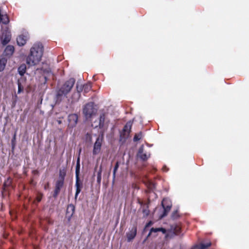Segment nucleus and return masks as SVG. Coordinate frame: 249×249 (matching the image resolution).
I'll return each instance as SVG.
<instances>
[{"label": "nucleus", "instance_id": "nucleus-1", "mask_svg": "<svg viewBox=\"0 0 249 249\" xmlns=\"http://www.w3.org/2000/svg\"><path fill=\"white\" fill-rule=\"evenodd\" d=\"M43 53L41 43H36L30 49V53L26 59L27 63L30 66L37 64L41 60Z\"/></svg>", "mask_w": 249, "mask_h": 249}, {"label": "nucleus", "instance_id": "nucleus-2", "mask_svg": "<svg viewBox=\"0 0 249 249\" xmlns=\"http://www.w3.org/2000/svg\"><path fill=\"white\" fill-rule=\"evenodd\" d=\"M75 83V79L74 78H71L66 81L57 91V96H66L70 92Z\"/></svg>", "mask_w": 249, "mask_h": 249}, {"label": "nucleus", "instance_id": "nucleus-3", "mask_svg": "<svg viewBox=\"0 0 249 249\" xmlns=\"http://www.w3.org/2000/svg\"><path fill=\"white\" fill-rule=\"evenodd\" d=\"M81 151V149L79 150V153H80ZM80 154H79L78 157L76 161V169H75V174H76V182H75V187H76V192L75 194V198L76 199L78 194L80 193L81 191V189L83 187L82 183L80 182V178L79 177L80 174Z\"/></svg>", "mask_w": 249, "mask_h": 249}, {"label": "nucleus", "instance_id": "nucleus-4", "mask_svg": "<svg viewBox=\"0 0 249 249\" xmlns=\"http://www.w3.org/2000/svg\"><path fill=\"white\" fill-rule=\"evenodd\" d=\"M83 112L87 119L91 118L96 113V109L94 107V103L90 102L86 104L84 106Z\"/></svg>", "mask_w": 249, "mask_h": 249}, {"label": "nucleus", "instance_id": "nucleus-5", "mask_svg": "<svg viewBox=\"0 0 249 249\" xmlns=\"http://www.w3.org/2000/svg\"><path fill=\"white\" fill-rule=\"evenodd\" d=\"M132 123L129 121L124 126L122 131L120 132V141L124 142L128 137L131 132Z\"/></svg>", "mask_w": 249, "mask_h": 249}, {"label": "nucleus", "instance_id": "nucleus-6", "mask_svg": "<svg viewBox=\"0 0 249 249\" xmlns=\"http://www.w3.org/2000/svg\"><path fill=\"white\" fill-rule=\"evenodd\" d=\"M103 140V134H102L101 135L99 136L96 139V141L94 144L92 150V154L93 156H95L100 153Z\"/></svg>", "mask_w": 249, "mask_h": 249}, {"label": "nucleus", "instance_id": "nucleus-7", "mask_svg": "<svg viewBox=\"0 0 249 249\" xmlns=\"http://www.w3.org/2000/svg\"><path fill=\"white\" fill-rule=\"evenodd\" d=\"M181 232V228L178 225L175 224L171 226V229L166 234V238H172L175 235H179Z\"/></svg>", "mask_w": 249, "mask_h": 249}, {"label": "nucleus", "instance_id": "nucleus-8", "mask_svg": "<svg viewBox=\"0 0 249 249\" xmlns=\"http://www.w3.org/2000/svg\"><path fill=\"white\" fill-rule=\"evenodd\" d=\"M65 180L62 179H57L55 183L54 189L53 190V196L54 198H56L60 192L61 189L63 188L64 185Z\"/></svg>", "mask_w": 249, "mask_h": 249}, {"label": "nucleus", "instance_id": "nucleus-9", "mask_svg": "<svg viewBox=\"0 0 249 249\" xmlns=\"http://www.w3.org/2000/svg\"><path fill=\"white\" fill-rule=\"evenodd\" d=\"M78 116L77 114L73 113L70 114L68 117V127L73 128L75 127L78 122Z\"/></svg>", "mask_w": 249, "mask_h": 249}, {"label": "nucleus", "instance_id": "nucleus-10", "mask_svg": "<svg viewBox=\"0 0 249 249\" xmlns=\"http://www.w3.org/2000/svg\"><path fill=\"white\" fill-rule=\"evenodd\" d=\"M137 228L136 226H133L132 228L126 233L127 242L131 241L137 234Z\"/></svg>", "mask_w": 249, "mask_h": 249}, {"label": "nucleus", "instance_id": "nucleus-11", "mask_svg": "<svg viewBox=\"0 0 249 249\" xmlns=\"http://www.w3.org/2000/svg\"><path fill=\"white\" fill-rule=\"evenodd\" d=\"M75 212V206L72 204H69L67 206L66 216L68 218V221H70L72 216Z\"/></svg>", "mask_w": 249, "mask_h": 249}, {"label": "nucleus", "instance_id": "nucleus-12", "mask_svg": "<svg viewBox=\"0 0 249 249\" xmlns=\"http://www.w3.org/2000/svg\"><path fill=\"white\" fill-rule=\"evenodd\" d=\"M11 38V35L10 32L6 30L2 33V36L1 38V43L3 45H5L8 44Z\"/></svg>", "mask_w": 249, "mask_h": 249}, {"label": "nucleus", "instance_id": "nucleus-13", "mask_svg": "<svg viewBox=\"0 0 249 249\" xmlns=\"http://www.w3.org/2000/svg\"><path fill=\"white\" fill-rule=\"evenodd\" d=\"M144 146L142 145L139 149L138 152V156L142 160L146 161L150 157V154L146 153H143Z\"/></svg>", "mask_w": 249, "mask_h": 249}, {"label": "nucleus", "instance_id": "nucleus-14", "mask_svg": "<svg viewBox=\"0 0 249 249\" xmlns=\"http://www.w3.org/2000/svg\"><path fill=\"white\" fill-rule=\"evenodd\" d=\"M14 51H15V48L13 46L8 45L6 46V47L5 48V49L4 51L3 54L5 56L10 57L12 55Z\"/></svg>", "mask_w": 249, "mask_h": 249}, {"label": "nucleus", "instance_id": "nucleus-15", "mask_svg": "<svg viewBox=\"0 0 249 249\" xmlns=\"http://www.w3.org/2000/svg\"><path fill=\"white\" fill-rule=\"evenodd\" d=\"M26 36L23 35L18 36L17 38V44L19 46L24 45L26 43Z\"/></svg>", "mask_w": 249, "mask_h": 249}, {"label": "nucleus", "instance_id": "nucleus-16", "mask_svg": "<svg viewBox=\"0 0 249 249\" xmlns=\"http://www.w3.org/2000/svg\"><path fill=\"white\" fill-rule=\"evenodd\" d=\"M161 205L163 207V211L162 214L160 216V218H162L165 217V216H166L167 215V214L169 212V211H170L171 207H172L171 204L165 206L164 205L163 202H162Z\"/></svg>", "mask_w": 249, "mask_h": 249}, {"label": "nucleus", "instance_id": "nucleus-17", "mask_svg": "<svg viewBox=\"0 0 249 249\" xmlns=\"http://www.w3.org/2000/svg\"><path fill=\"white\" fill-rule=\"evenodd\" d=\"M106 120V115L105 113H102L100 115L99 120V124L98 125H96L95 127H99V128L102 129L104 127L105 122Z\"/></svg>", "mask_w": 249, "mask_h": 249}, {"label": "nucleus", "instance_id": "nucleus-18", "mask_svg": "<svg viewBox=\"0 0 249 249\" xmlns=\"http://www.w3.org/2000/svg\"><path fill=\"white\" fill-rule=\"evenodd\" d=\"M211 246V243L209 242L206 244L201 243L199 245L195 246L192 249H206Z\"/></svg>", "mask_w": 249, "mask_h": 249}, {"label": "nucleus", "instance_id": "nucleus-19", "mask_svg": "<svg viewBox=\"0 0 249 249\" xmlns=\"http://www.w3.org/2000/svg\"><path fill=\"white\" fill-rule=\"evenodd\" d=\"M66 168L64 167L63 169H60L59 171L58 178L57 179H62L65 180L66 176Z\"/></svg>", "mask_w": 249, "mask_h": 249}, {"label": "nucleus", "instance_id": "nucleus-20", "mask_svg": "<svg viewBox=\"0 0 249 249\" xmlns=\"http://www.w3.org/2000/svg\"><path fill=\"white\" fill-rule=\"evenodd\" d=\"M7 62V58L2 57L0 59V72L4 70Z\"/></svg>", "mask_w": 249, "mask_h": 249}, {"label": "nucleus", "instance_id": "nucleus-21", "mask_svg": "<svg viewBox=\"0 0 249 249\" xmlns=\"http://www.w3.org/2000/svg\"><path fill=\"white\" fill-rule=\"evenodd\" d=\"M26 71V66L24 64H21L18 68V72L21 76H23L25 73Z\"/></svg>", "mask_w": 249, "mask_h": 249}, {"label": "nucleus", "instance_id": "nucleus-22", "mask_svg": "<svg viewBox=\"0 0 249 249\" xmlns=\"http://www.w3.org/2000/svg\"><path fill=\"white\" fill-rule=\"evenodd\" d=\"M102 165L100 166L99 169L97 173V182L100 184L101 182L102 179Z\"/></svg>", "mask_w": 249, "mask_h": 249}, {"label": "nucleus", "instance_id": "nucleus-23", "mask_svg": "<svg viewBox=\"0 0 249 249\" xmlns=\"http://www.w3.org/2000/svg\"><path fill=\"white\" fill-rule=\"evenodd\" d=\"M91 85L90 83H88L83 85V90L85 93H88L91 89Z\"/></svg>", "mask_w": 249, "mask_h": 249}, {"label": "nucleus", "instance_id": "nucleus-24", "mask_svg": "<svg viewBox=\"0 0 249 249\" xmlns=\"http://www.w3.org/2000/svg\"><path fill=\"white\" fill-rule=\"evenodd\" d=\"M142 132H140L139 133H137L135 135L134 138H133V141L134 142H137V141L140 140L141 139H142Z\"/></svg>", "mask_w": 249, "mask_h": 249}, {"label": "nucleus", "instance_id": "nucleus-25", "mask_svg": "<svg viewBox=\"0 0 249 249\" xmlns=\"http://www.w3.org/2000/svg\"><path fill=\"white\" fill-rule=\"evenodd\" d=\"M12 179L10 177L7 178V180L5 181L3 184L4 187H10L12 185Z\"/></svg>", "mask_w": 249, "mask_h": 249}, {"label": "nucleus", "instance_id": "nucleus-26", "mask_svg": "<svg viewBox=\"0 0 249 249\" xmlns=\"http://www.w3.org/2000/svg\"><path fill=\"white\" fill-rule=\"evenodd\" d=\"M158 231H159V228H152L150 230V232H149L148 234L147 235L146 240L151 235L152 232H157Z\"/></svg>", "mask_w": 249, "mask_h": 249}, {"label": "nucleus", "instance_id": "nucleus-27", "mask_svg": "<svg viewBox=\"0 0 249 249\" xmlns=\"http://www.w3.org/2000/svg\"><path fill=\"white\" fill-rule=\"evenodd\" d=\"M119 161H117L116 162V164L115 165V166L114 167V169H113V179H114L115 178V177H116V173L119 168Z\"/></svg>", "mask_w": 249, "mask_h": 249}, {"label": "nucleus", "instance_id": "nucleus-28", "mask_svg": "<svg viewBox=\"0 0 249 249\" xmlns=\"http://www.w3.org/2000/svg\"><path fill=\"white\" fill-rule=\"evenodd\" d=\"M83 90V86L82 85L79 86L78 84H76V90L78 93L79 97L80 96V93Z\"/></svg>", "mask_w": 249, "mask_h": 249}, {"label": "nucleus", "instance_id": "nucleus-29", "mask_svg": "<svg viewBox=\"0 0 249 249\" xmlns=\"http://www.w3.org/2000/svg\"><path fill=\"white\" fill-rule=\"evenodd\" d=\"M179 214L178 210L175 211L172 214V218L173 219H177L179 217Z\"/></svg>", "mask_w": 249, "mask_h": 249}, {"label": "nucleus", "instance_id": "nucleus-30", "mask_svg": "<svg viewBox=\"0 0 249 249\" xmlns=\"http://www.w3.org/2000/svg\"><path fill=\"white\" fill-rule=\"evenodd\" d=\"M43 194L41 193H38L37 194V196H36V199L37 200V201L38 202L41 201L42 198V197H43Z\"/></svg>", "mask_w": 249, "mask_h": 249}, {"label": "nucleus", "instance_id": "nucleus-31", "mask_svg": "<svg viewBox=\"0 0 249 249\" xmlns=\"http://www.w3.org/2000/svg\"><path fill=\"white\" fill-rule=\"evenodd\" d=\"M149 212L148 207L145 209H143L142 210V213L144 216H147L149 214Z\"/></svg>", "mask_w": 249, "mask_h": 249}, {"label": "nucleus", "instance_id": "nucleus-32", "mask_svg": "<svg viewBox=\"0 0 249 249\" xmlns=\"http://www.w3.org/2000/svg\"><path fill=\"white\" fill-rule=\"evenodd\" d=\"M16 133H15V134L13 136V137L12 139V141H11L12 145L13 148L15 147V144H16Z\"/></svg>", "mask_w": 249, "mask_h": 249}, {"label": "nucleus", "instance_id": "nucleus-33", "mask_svg": "<svg viewBox=\"0 0 249 249\" xmlns=\"http://www.w3.org/2000/svg\"><path fill=\"white\" fill-rule=\"evenodd\" d=\"M153 224V222L152 221H149L148 223H146V225L145 226V229H146L147 227H149L151 226Z\"/></svg>", "mask_w": 249, "mask_h": 249}, {"label": "nucleus", "instance_id": "nucleus-34", "mask_svg": "<svg viewBox=\"0 0 249 249\" xmlns=\"http://www.w3.org/2000/svg\"><path fill=\"white\" fill-rule=\"evenodd\" d=\"M159 231L162 232L163 234L166 233V230L163 228H159Z\"/></svg>", "mask_w": 249, "mask_h": 249}, {"label": "nucleus", "instance_id": "nucleus-35", "mask_svg": "<svg viewBox=\"0 0 249 249\" xmlns=\"http://www.w3.org/2000/svg\"><path fill=\"white\" fill-rule=\"evenodd\" d=\"M22 90V89L21 87V84L19 83H18V93H20Z\"/></svg>", "mask_w": 249, "mask_h": 249}, {"label": "nucleus", "instance_id": "nucleus-36", "mask_svg": "<svg viewBox=\"0 0 249 249\" xmlns=\"http://www.w3.org/2000/svg\"><path fill=\"white\" fill-rule=\"evenodd\" d=\"M49 187V183L48 182L47 184H46L45 185H44V189L45 190H47Z\"/></svg>", "mask_w": 249, "mask_h": 249}, {"label": "nucleus", "instance_id": "nucleus-37", "mask_svg": "<svg viewBox=\"0 0 249 249\" xmlns=\"http://www.w3.org/2000/svg\"><path fill=\"white\" fill-rule=\"evenodd\" d=\"M33 172L34 173V174H36V173H38V171L37 170H34L33 171Z\"/></svg>", "mask_w": 249, "mask_h": 249}, {"label": "nucleus", "instance_id": "nucleus-38", "mask_svg": "<svg viewBox=\"0 0 249 249\" xmlns=\"http://www.w3.org/2000/svg\"><path fill=\"white\" fill-rule=\"evenodd\" d=\"M58 124H60L61 123V121H58Z\"/></svg>", "mask_w": 249, "mask_h": 249}, {"label": "nucleus", "instance_id": "nucleus-39", "mask_svg": "<svg viewBox=\"0 0 249 249\" xmlns=\"http://www.w3.org/2000/svg\"><path fill=\"white\" fill-rule=\"evenodd\" d=\"M89 135V137H90V139L91 140V136L90 135Z\"/></svg>", "mask_w": 249, "mask_h": 249}, {"label": "nucleus", "instance_id": "nucleus-40", "mask_svg": "<svg viewBox=\"0 0 249 249\" xmlns=\"http://www.w3.org/2000/svg\"><path fill=\"white\" fill-rule=\"evenodd\" d=\"M33 181V180H32V181H31V183H32Z\"/></svg>", "mask_w": 249, "mask_h": 249}]
</instances>
